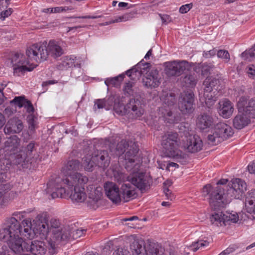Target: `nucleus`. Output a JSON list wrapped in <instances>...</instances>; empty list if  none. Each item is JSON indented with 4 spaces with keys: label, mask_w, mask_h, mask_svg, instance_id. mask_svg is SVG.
<instances>
[{
    "label": "nucleus",
    "mask_w": 255,
    "mask_h": 255,
    "mask_svg": "<svg viewBox=\"0 0 255 255\" xmlns=\"http://www.w3.org/2000/svg\"><path fill=\"white\" fill-rule=\"evenodd\" d=\"M79 161L69 160L63 168V178H56L47 183V193L52 199L63 198L71 193V198L77 202H83L86 199L85 185L88 182V177L78 173L81 168Z\"/></svg>",
    "instance_id": "f257e3e1"
},
{
    "label": "nucleus",
    "mask_w": 255,
    "mask_h": 255,
    "mask_svg": "<svg viewBox=\"0 0 255 255\" xmlns=\"http://www.w3.org/2000/svg\"><path fill=\"white\" fill-rule=\"evenodd\" d=\"M63 53L64 50L59 43L54 40H50L47 46L46 42L33 44L26 50L27 60L22 54L18 53L15 54L12 58L13 73L31 71L37 66L38 63L46 60L48 56L56 58Z\"/></svg>",
    "instance_id": "f03ea898"
},
{
    "label": "nucleus",
    "mask_w": 255,
    "mask_h": 255,
    "mask_svg": "<svg viewBox=\"0 0 255 255\" xmlns=\"http://www.w3.org/2000/svg\"><path fill=\"white\" fill-rule=\"evenodd\" d=\"M22 226L15 218L11 217L6 221L4 227L0 230V240L6 242L11 250L15 253L25 252V245L28 242H24L22 237L31 240L35 236L30 219L23 220Z\"/></svg>",
    "instance_id": "7ed1b4c3"
},
{
    "label": "nucleus",
    "mask_w": 255,
    "mask_h": 255,
    "mask_svg": "<svg viewBox=\"0 0 255 255\" xmlns=\"http://www.w3.org/2000/svg\"><path fill=\"white\" fill-rule=\"evenodd\" d=\"M49 214L47 212H42L37 215L33 220L32 231L35 236L38 234L41 238H45L49 233H51V241L49 242L50 248L49 252L50 254L56 253V246L62 241H67L70 237L69 228H62L59 220L55 218L50 219L48 223Z\"/></svg>",
    "instance_id": "20e7f679"
},
{
    "label": "nucleus",
    "mask_w": 255,
    "mask_h": 255,
    "mask_svg": "<svg viewBox=\"0 0 255 255\" xmlns=\"http://www.w3.org/2000/svg\"><path fill=\"white\" fill-rule=\"evenodd\" d=\"M227 188V196L224 193V189L217 186L213 188L210 184L206 185L202 189L204 196H209L210 206L214 210L224 208L229 204L232 198L240 199L247 189L246 182L240 178L233 179Z\"/></svg>",
    "instance_id": "39448f33"
},
{
    "label": "nucleus",
    "mask_w": 255,
    "mask_h": 255,
    "mask_svg": "<svg viewBox=\"0 0 255 255\" xmlns=\"http://www.w3.org/2000/svg\"><path fill=\"white\" fill-rule=\"evenodd\" d=\"M130 151L127 152L126 155L125 168L129 172L128 182L138 189L141 192H146L152 184V178L150 175L142 171H140L141 165L140 160L138 159L137 153L138 148L133 145Z\"/></svg>",
    "instance_id": "423d86ee"
},
{
    "label": "nucleus",
    "mask_w": 255,
    "mask_h": 255,
    "mask_svg": "<svg viewBox=\"0 0 255 255\" xmlns=\"http://www.w3.org/2000/svg\"><path fill=\"white\" fill-rule=\"evenodd\" d=\"M237 106L239 113L233 120V125L236 128L241 129L248 125L250 118L255 119V98L248 101L247 96H242Z\"/></svg>",
    "instance_id": "0eeeda50"
},
{
    "label": "nucleus",
    "mask_w": 255,
    "mask_h": 255,
    "mask_svg": "<svg viewBox=\"0 0 255 255\" xmlns=\"http://www.w3.org/2000/svg\"><path fill=\"white\" fill-rule=\"evenodd\" d=\"M181 138H180L177 132H167L161 138V145L165 155L177 160L183 159L185 154L179 149L182 148Z\"/></svg>",
    "instance_id": "6e6552de"
},
{
    "label": "nucleus",
    "mask_w": 255,
    "mask_h": 255,
    "mask_svg": "<svg viewBox=\"0 0 255 255\" xmlns=\"http://www.w3.org/2000/svg\"><path fill=\"white\" fill-rule=\"evenodd\" d=\"M221 82L220 79L207 77L203 82L204 91L199 93L200 100L208 108L213 106L217 100Z\"/></svg>",
    "instance_id": "1a4fd4ad"
},
{
    "label": "nucleus",
    "mask_w": 255,
    "mask_h": 255,
    "mask_svg": "<svg viewBox=\"0 0 255 255\" xmlns=\"http://www.w3.org/2000/svg\"><path fill=\"white\" fill-rule=\"evenodd\" d=\"M130 248L136 255H165L164 250L159 244L147 240L145 243L141 239H136L132 243Z\"/></svg>",
    "instance_id": "9d476101"
},
{
    "label": "nucleus",
    "mask_w": 255,
    "mask_h": 255,
    "mask_svg": "<svg viewBox=\"0 0 255 255\" xmlns=\"http://www.w3.org/2000/svg\"><path fill=\"white\" fill-rule=\"evenodd\" d=\"M115 111L119 115L131 120L140 118L144 112L142 101L137 97L131 99L125 106L115 107Z\"/></svg>",
    "instance_id": "9b49d317"
},
{
    "label": "nucleus",
    "mask_w": 255,
    "mask_h": 255,
    "mask_svg": "<svg viewBox=\"0 0 255 255\" xmlns=\"http://www.w3.org/2000/svg\"><path fill=\"white\" fill-rule=\"evenodd\" d=\"M185 126H181L180 130L184 135L181 136L182 148L190 153L200 151L203 147V142L201 138L196 135H193L189 132V128L186 129Z\"/></svg>",
    "instance_id": "f8f14e48"
},
{
    "label": "nucleus",
    "mask_w": 255,
    "mask_h": 255,
    "mask_svg": "<svg viewBox=\"0 0 255 255\" xmlns=\"http://www.w3.org/2000/svg\"><path fill=\"white\" fill-rule=\"evenodd\" d=\"M233 134L231 126L224 123H219L215 126L213 132L208 135V143L212 145H217L231 137Z\"/></svg>",
    "instance_id": "ddd939ff"
},
{
    "label": "nucleus",
    "mask_w": 255,
    "mask_h": 255,
    "mask_svg": "<svg viewBox=\"0 0 255 255\" xmlns=\"http://www.w3.org/2000/svg\"><path fill=\"white\" fill-rule=\"evenodd\" d=\"M38 157L35 143L31 141L22 144L18 153L15 156L14 163L20 164L25 162L31 163L36 160Z\"/></svg>",
    "instance_id": "4468645a"
},
{
    "label": "nucleus",
    "mask_w": 255,
    "mask_h": 255,
    "mask_svg": "<svg viewBox=\"0 0 255 255\" xmlns=\"http://www.w3.org/2000/svg\"><path fill=\"white\" fill-rule=\"evenodd\" d=\"M191 64L186 60H173L164 63V72L168 77L179 76L191 68Z\"/></svg>",
    "instance_id": "2eb2a0df"
},
{
    "label": "nucleus",
    "mask_w": 255,
    "mask_h": 255,
    "mask_svg": "<svg viewBox=\"0 0 255 255\" xmlns=\"http://www.w3.org/2000/svg\"><path fill=\"white\" fill-rule=\"evenodd\" d=\"M176 100L174 96H167L164 104L159 108L158 115L160 118L169 124L177 123L178 119L173 115L172 110L173 109Z\"/></svg>",
    "instance_id": "dca6fc26"
},
{
    "label": "nucleus",
    "mask_w": 255,
    "mask_h": 255,
    "mask_svg": "<svg viewBox=\"0 0 255 255\" xmlns=\"http://www.w3.org/2000/svg\"><path fill=\"white\" fill-rule=\"evenodd\" d=\"M194 94L192 91L181 94L178 104L179 109L184 114L191 113L194 110Z\"/></svg>",
    "instance_id": "f3484780"
},
{
    "label": "nucleus",
    "mask_w": 255,
    "mask_h": 255,
    "mask_svg": "<svg viewBox=\"0 0 255 255\" xmlns=\"http://www.w3.org/2000/svg\"><path fill=\"white\" fill-rule=\"evenodd\" d=\"M25 246L26 247L25 248V252H30L33 255H44L47 251L50 255H53L50 254L49 252V248H50L49 242L46 245L45 243L42 241H29Z\"/></svg>",
    "instance_id": "a211bd4d"
},
{
    "label": "nucleus",
    "mask_w": 255,
    "mask_h": 255,
    "mask_svg": "<svg viewBox=\"0 0 255 255\" xmlns=\"http://www.w3.org/2000/svg\"><path fill=\"white\" fill-rule=\"evenodd\" d=\"M105 194L107 197L115 204L121 202L120 196V188L114 182H107L104 186Z\"/></svg>",
    "instance_id": "6ab92c4d"
},
{
    "label": "nucleus",
    "mask_w": 255,
    "mask_h": 255,
    "mask_svg": "<svg viewBox=\"0 0 255 255\" xmlns=\"http://www.w3.org/2000/svg\"><path fill=\"white\" fill-rule=\"evenodd\" d=\"M102 188L97 187L94 185H89L87 187V196L89 198V202L92 206V208L96 209L99 206L98 203L103 196Z\"/></svg>",
    "instance_id": "aec40b11"
},
{
    "label": "nucleus",
    "mask_w": 255,
    "mask_h": 255,
    "mask_svg": "<svg viewBox=\"0 0 255 255\" xmlns=\"http://www.w3.org/2000/svg\"><path fill=\"white\" fill-rule=\"evenodd\" d=\"M144 86L148 88H155L158 87L161 83L159 72L156 69H152L142 78Z\"/></svg>",
    "instance_id": "412c9836"
},
{
    "label": "nucleus",
    "mask_w": 255,
    "mask_h": 255,
    "mask_svg": "<svg viewBox=\"0 0 255 255\" xmlns=\"http://www.w3.org/2000/svg\"><path fill=\"white\" fill-rule=\"evenodd\" d=\"M93 159L96 165L104 169L107 168L110 163V157L107 150H96L93 153Z\"/></svg>",
    "instance_id": "4be33fe9"
},
{
    "label": "nucleus",
    "mask_w": 255,
    "mask_h": 255,
    "mask_svg": "<svg viewBox=\"0 0 255 255\" xmlns=\"http://www.w3.org/2000/svg\"><path fill=\"white\" fill-rule=\"evenodd\" d=\"M20 139L17 135H12L7 138L4 142V150L9 151L10 155H17L20 149Z\"/></svg>",
    "instance_id": "5701e85b"
},
{
    "label": "nucleus",
    "mask_w": 255,
    "mask_h": 255,
    "mask_svg": "<svg viewBox=\"0 0 255 255\" xmlns=\"http://www.w3.org/2000/svg\"><path fill=\"white\" fill-rule=\"evenodd\" d=\"M121 202H127L136 196V190L129 183H124L120 188Z\"/></svg>",
    "instance_id": "b1692460"
},
{
    "label": "nucleus",
    "mask_w": 255,
    "mask_h": 255,
    "mask_svg": "<svg viewBox=\"0 0 255 255\" xmlns=\"http://www.w3.org/2000/svg\"><path fill=\"white\" fill-rule=\"evenodd\" d=\"M73 67H81V61L74 55L64 57L61 62L57 65V68L60 70H66Z\"/></svg>",
    "instance_id": "393cba45"
},
{
    "label": "nucleus",
    "mask_w": 255,
    "mask_h": 255,
    "mask_svg": "<svg viewBox=\"0 0 255 255\" xmlns=\"http://www.w3.org/2000/svg\"><path fill=\"white\" fill-rule=\"evenodd\" d=\"M22 121L16 118L10 119L6 125L4 131L5 133H19L23 128Z\"/></svg>",
    "instance_id": "a878e982"
},
{
    "label": "nucleus",
    "mask_w": 255,
    "mask_h": 255,
    "mask_svg": "<svg viewBox=\"0 0 255 255\" xmlns=\"http://www.w3.org/2000/svg\"><path fill=\"white\" fill-rule=\"evenodd\" d=\"M219 113L224 118H230L234 112V105L228 99H224L219 102Z\"/></svg>",
    "instance_id": "bb28decb"
},
{
    "label": "nucleus",
    "mask_w": 255,
    "mask_h": 255,
    "mask_svg": "<svg viewBox=\"0 0 255 255\" xmlns=\"http://www.w3.org/2000/svg\"><path fill=\"white\" fill-rule=\"evenodd\" d=\"M245 208L247 212L251 214L249 218L255 219V190L249 191L246 197Z\"/></svg>",
    "instance_id": "cd10ccee"
},
{
    "label": "nucleus",
    "mask_w": 255,
    "mask_h": 255,
    "mask_svg": "<svg viewBox=\"0 0 255 255\" xmlns=\"http://www.w3.org/2000/svg\"><path fill=\"white\" fill-rule=\"evenodd\" d=\"M135 145L137 148L138 147L137 145L134 143L130 141V142H127L125 140H122L120 142H119L117 145L116 148L115 149V154L117 156H121L125 152L126 153L124 156V164L126 163V155L127 152L130 151V155L132 154V150L131 148Z\"/></svg>",
    "instance_id": "c85d7f7f"
},
{
    "label": "nucleus",
    "mask_w": 255,
    "mask_h": 255,
    "mask_svg": "<svg viewBox=\"0 0 255 255\" xmlns=\"http://www.w3.org/2000/svg\"><path fill=\"white\" fill-rule=\"evenodd\" d=\"M10 104L11 105L13 104L19 108L24 107L29 113H33L34 111L33 106L30 101L25 99L24 97H15L10 102Z\"/></svg>",
    "instance_id": "c756f323"
},
{
    "label": "nucleus",
    "mask_w": 255,
    "mask_h": 255,
    "mask_svg": "<svg viewBox=\"0 0 255 255\" xmlns=\"http://www.w3.org/2000/svg\"><path fill=\"white\" fill-rule=\"evenodd\" d=\"M213 124V118L210 115L205 114L199 115L197 120V126L201 130L209 128Z\"/></svg>",
    "instance_id": "7c9ffc66"
},
{
    "label": "nucleus",
    "mask_w": 255,
    "mask_h": 255,
    "mask_svg": "<svg viewBox=\"0 0 255 255\" xmlns=\"http://www.w3.org/2000/svg\"><path fill=\"white\" fill-rule=\"evenodd\" d=\"M212 225L219 227L226 226L224 213L222 212H215L210 217Z\"/></svg>",
    "instance_id": "2f4dec72"
},
{
    "label": "nucleus",
    "mask_w": 255,
    "mask_h": 255,
    "mask_svg": "<svg viewBox=\"0 0 255 255\" xmlns=\"http://www.w3.org/2000/svg\"><path fill=\"white\" fill-rule=\"evenodd\" d=\"M125 76V75L124 74H122L113 78H107L105 81V84L108 87L111 85L114 87H118L120 85L122 81L124 80Z\"/></svg>",
    "instance_id": "473e14b6"
},
{
    "label": "nucleus",
    "mask_w": 255,
    "mask_h": 255,
    "mask_svg": "<svg viewBox=\"0 0 255 255\" xmlns=\"http://www.w3.org/2000/svg\"><path fill=\"white\" fill-rule=\"evenodd\" d=\"M83 159L84 160L82 166L84 167L85 170L89 171H92L94 166H97L95 162H94L93 155H92L91 157L90 156H86L84 157Z\"/></svg>",
    "instance_id": "72a5a7b5"
},
{
    "label": "nucleus",
    "mask_w": 255,
    "mask_h": 255,
    "mask_svg": "<svg viewBox=\"0 0 255 255\" xmlns=\"http://www.w3.org/2000/svg\"><path fill=\"white\" fill-rule=\"evenodd\" d=\"M209 242L207 240H199L193 243L190 247L191 250L195 252L199 249L204 248L209 246Z\"/></svg>",
    "instance_id": "f704fd0d"
},
{
    "label": "nucleus",
    "mask_w": 255,
    "mask_h": 255,
    "mask_svg": "<svg viewBox=\"0 0 255 255\" xmlns=\"http://www.w3.org/2000/svg\"><path fill=\"white\" fill-rule=\"evenodd\" d=\"M224 218L225 219L226 225H229L230 223H237L239 218L238 214L236 212H227L226 214H224Z\"/></svg>",
    "instance_id": "c9c22d12"
},
{
    "label": "nucleus",
    "mask_w": 255,
    "mask_h": 255,
    "mask_svg": "<svg viewBox=\"0 0 255 255\" xmlns=\"http://www.w3.org/2000/svg\"><path fill=\"white\" fill-rule=\"evenodd\" d=\"M241 56L245 60L252 61L255 59V44L250 50L243 52Z\"/></svg>",
    "instance_id": "e433bc0d"
},
{
    "label": "nucleus",
    "mask_w": 255,
    "mask_h": 255,
    "mask_svg": "<svg viewBox=\"0 0 255 255\" xmlns=\"http://www.w3.org/2000/svg\"><path fill=\"white\" fill-rule=\"evenodd\" d=\"M86 231L87 230L86 229H78L72 231H70L69 229V233L70 235V237L67 241L71 239H77L80 238L85 235Z\"/></svg>",
    "instance_id": "4c0bfd02"
},
{
    "label": "nucleus",
    "mask_w": 255,
    "mask_h": 255,
    "mask_svg": "<svg viewBox=\"0 0 255 255\" xmlns=\"http://www.w3.org/2000/svg\"><path fill=\"white\" fill-rule=\"evenodd\" d=\"M197 81L196 77L192 75H186L183 80L187 86L190 87H195L196 85Z\"/></svg>",
    "instance_id": "58836bf2"
},
{
    "label": "nucleus",
    "mask_w": 255,
    "mask_h": 255,
    "mask_svg": "<svg viewBox=\"0 0 255 255\" xmlns=\"http://www.w3.org/2000/svg\"><path fill=\"white\" fill-rule=\"evenodd\" d=\"M141 63H138L136 66L132 67L131 69L126 71V74L131 79H133L135 78V76L141 74V71L138 69L140 67Z\"/></svg>",
    "instance_id": "ea45409f"
},
{
    "label": "nucleus",
    "mask_w": 255,
    "mask_h": 255,
    "mask_svg": "<svg viewBox=\"0 0 255 255\" xmlns=\"http://www.w3.org/2000/svg\"><path fill=\"white\" fill-rule=\"evenodd\" d=\"M114 176L115 181L119 183L128 181V175H127L123 172L115 171L114 173Z\"/></svg>",
    "instance_id": "a19ab883"
},
{
    "label": "nucleus",
    "mask_w": 255,
    "mask_h": 255,
    "mask_svg": "<svg viewBox=\"0 0 255 255\" xmlns=\"http://www.w3.org/2000/svg\"><path fill=\"white\" fill-rule=\"evenodd\" d=\"M129 15L128 14H125L122 16H120L114 19L107 21L103 24L104 25H108L112 23L119 22L121 21H126L128 20Z\"/></svg>",
    "instance_id": "79ce46f5"
},
{
    "label": "nucleus",
    "mask_w": 255,
    "mask_h": 255,
    "mask_svg": "<svg viewBox=\"0 0 255 255\" xmlns=\"http://www.w3.org/2000/svg\"><path fill=\"white\" fill-rule=\"evenodd\" d=\"M217 56L219 58H222L225 61L228 62L230 59V54L228 51L225 50H220L217 52Z\"/></svg>",
    "instance_id": "37998d69"
},
{
    "label": "nucleus",
    "mask_w": 255,
    "mask_h": 255,
    "mask_svg": "<svg viewBox=\"0 0 255 255\" xmlns=\"http://www.w3.org/2000/svg\"><path fill=\"white\" fill-rule=\"evenodd\" d=\"M133 85L134 83L133 82L129 81L126 83L124 87V92L129 95H133L134 91Z\"/></svg>",
    "instance_id": "c03bdc74"
},
{
    "label": "nucleus",
    "mask_w": 255,
    "mask_h": 255,
    "mask_svg": "<svg viewBox=\"0 0 255 255\" xmlns=\"http://www.w3.org/2000/svg\"><path fill=\"white\" fill-rule=\"evenodd\" d=\"M215 68V66L211 63H204L202 68V74L207 75Z\"/></svg>",
    "instance_id": "a18cd8bd"
},
{
    "label": "nucleus",
    "mask_w": 255,
    "mask_h": 255,
    "mask_svg": "<svg viewBox=\"0 0 255 255\" xmlns=\"http://www.w3.org/2000/svg\"><path fill=\"white\" fill-rule=\"evenodd\" d=\"M246 71L249 77L252 79L255 78V65H249L246 68Z\"/></svg>",
    "instance_id": "49530a36"
},
{
    "label": "nucleus",
    "mask_w": 255,
    "mask_h": 255,
    "mask_svg": "<svg viewBox=\"0 0 255 255\" xmlns=\"http://www.w3.org/2000/svg\"><path fill=\"white\" fill-rule=\"evenodd\" d=\"M106 106V101L103 99H98L95 101L94 108L100 109L105 108Z\"/></svg>",
    "instance_id": "de8ad7c7"
},
{
    "label": "nucleus",
    "mask_w": 255,
    "mask_h": 255,
    "mask_svg": "<svg viewBox=\"0 0 255 255\" xmlns=\"http://www.w3.org/2000/svg\"><path fill=\"white\" fill-rule=\"evenodd\" d=\"M16 111V106L14 107L12 106H9L6 108L3 112L4 114L6 116L10 117L12 116L14 113H15Z\"/></svg>",
    "instance_id": "09e8293b"
},
{
    "label": "nucleus",
    "mask_w": 255,
    "mask_h": 255,
    "mask_svg": "<svg viewBox=\"0 0 255 255\" xmlns=\"http://www.w3.org/2000/svg\"><path fill=\"white\" fill-rule=\"evenodd\" d=\"M112 255H130V253L126 249L118 248L113 252Z\"/></svg>",
    "instance_id": "8fccbe9b"
},
{
    "label": "nucleus",
    "mask_w": 255,
    "mask_h": 255,
    "mask_svg": "<svg viewBox=\"0 0 255 255\" xmlns=\"http://www.w3.org/2000/svg\"><path fill=\"white\" fill-rule=\"evenodd\" d=\"M192 7V4L189 3L182 5L179 8V12L181 13H186Z\"/></svg>",
    "instance_id": "3c124183"
},
{
    "label": "nucleus",
    "mask_w": 255,
    "mask_h": 255,
    "mask_svg": "<svg viewBox=\"0 0 255 255\" xmlns=\"http://www.w3.org/2000/svg\"><path fill=\"white\" fill-rule=\"evenodd\" d=\"M28 123L31 129H34L35 128L36 122L33 116L30 115L27 117Z\"/></svg>",
    "instance_id": "603ef678"
},
{
    "label": "nucleus",
    "mask_w": 255,
    "mask_h": 255,
    "mask_svg": "<svg viewBox=\"0 0 255 255\" xmlns=\"http://www.w3.org/2000/svg\"><path fill=\"white\" fill-rule=\"evenodd\" d=\"M12 12V10L11 8H9L8 9L2 11L0 13V19L4 20L5 17L9 16L11 13Z\"/></svg>",
    "instance_id": "864d4df0"
},
{
    "label": "nucleus",
    "mask_w": 255,
    "mask_h": 255,
    "mask_svg": "<svg viewBox=\"0 0 255 255\" xmlns=\"http://www.w3.org/2000/svg\"><path fill=\"white\" fill-rule=\"evenodd\" d=\"M216 50L214 49H213L208 51H204L203 52V55L204 57L209 58L215 55L216 54Z\"/></svg>",
    "instance_id": "5fc2aeb1"
},
{
    "label": "nucleus",
    "mask_w": 255,
    "mask_h": 255,
    "mask_svg": "<svg viewBox=\"0 0 255 255\" xmlns=\"http://www.w3.org/2000/svg\"><path fill=\"white\" fill-rule=\"evenodd\" d=\"M159 16L161 19L162 23L165 24H167L169 22H170L171 20V17L167 14L162 15L161 14H159Z\"/></svg>",
    "instance_id": "6e6d98bb"
},
{
    "label": "nucleus",
    "mask_w": 255,
    "mask_h": 255,
    "mask_svg": "<svg viewBox=\"0 0 255 255\" xmlns=\"http://www.w3.org/2000/svg\"><path fill=\"white\" fill-rule=\"evenodd\" d=\"M237 249V247L235 246H232L226 249L225 250L223 251V252L224 253L225 255H230L231 254L234 252Z\"/></svg>",
    "instance_id": "4d7b16f0"
},
{
    "label": "nucleus",
    "mask_w": 255,
    "mask_h": 255,
    "mask_svg": "<svg viewBox=\"0 0 255 255\" xmlns=\"http://www.w3.org/2000/svg\"><path fill=\"white\" fill-rule=\"evenodd\" d=\"M163 192L168 199H170V200H172L173 199V196L172 195L171 192L167 187H163Z\"/></svg>",
    "instance_id": "13d9d810"
},
{
    "label": "nucleus",
    "mask_w": 255,
    "mask_h": 255,
    "mask_svg": "<svg viewBox=\"0 0 255 255\" xmlns=\"http://www.w3.org/2000/svg\"><path fill=\"white\" fill-rule=\"evenodd\" d=\"M249 172L252 174H255V161L250 164L248 166Z\"/></svg>",
    "instance_id": "bf43d9fd"
},
{
    "label": "nucleus",
    "mask_w": 255,
    "mask_h": 255,
    "mask_svg": "<svg viewBox=\"0 0 255 255\" xmlns=\"http://www.w3.org/2000/svg\"><path fill=\"white\" fill-rule=\"evenodd\" d=\"M9 253L6 247H3L1 248V251H0V255H11Z\"/></svg>",
    "instance_id": "052dcab7"
},
{
    "label": "nucleus",
    "mask_w": 255,
    "mask_h": 255,
    "mask_svg": "<svg viewBox=\"0 0 255 255\" xmlns=\"http://www.w3.org/2000/svg\"><path fill=\"white\" fill-rule=\"evenodd\" d=\"M5 120L3 115L0 113V128L5 124Z\"/></svg>",
    "instance_id": "680f3d73"
},
{
    "label": "nucleus",
    "mask_w": 255,
    "mask_h": 255,
    "mask_svg": "<svg viewBox=\"0 0 255 255\" xmlns=\"http://www.w3.org/2000/svg\"><path fill=\"white\" fill-rule=\"evenodd\" d=\"M56 83H57V81H56L55 80H49V81L43 82L42 83V86H46L48 85L53 84H55Z\"/></svg>",
    "instance_id": "e2e57ef3"
},
{
    "label": "nucleus",
    "mask_w": 255,
    "mask_h": 255,
    "mask_svg": "<svg viewBox=\"0 0 255 255\" xmlns=\"http://www.w3.org/2000/svg\"><path fill=\"white\" fill-rule=\"evenodd\" d=\"M53 8H44L42 10V11L44 13H53Z\"/></svg>",
    "instance_id": "0e129e2a"
},
{
    "label": "nucleus",
    "mask_w": 255,
    "mask_h": 255,
    "mask_svg": "<svg viewBox=\"0 0 255 255\" xmlns=\"http://www.w3.org/2000/svg\"><path fill=\"white\" fill-rule=\"evenodd\" d=\"M84 27V26H80V25H78V26H73V27H68V31H70L71 30H77V29H79V28H81L82 27Z\"/></svg>",
    "instance_id": "69168bd1"
},
{
    "label": "nucleus",
    "mask_w": 255,
    "mask_h": 255,
    "mask_svg": "<svg viewBox=\"0 0 255 255\" xmlns=\"http://www.w3.org/2000/svg\"><path fill=\"white\" fill-rule=\"evenodd\" d=\"M128 3L125 2H120L118 4V6L119 7H128Z\"/></svg>",
    "instance_id": "338daca9"
},
{
    "label": "nucleus",
    "mask_w": 255,
    "mask_h": 255,
    "mask_svg": "<svg viewBox=\"0 0 255 255\" xmlns=\"http://www.w3.org/2000/svg\"><path fill=\"white\" fill-rule=\"evenodd\" d=\"M227 182H228L227 179H222L220 180L217 182V184L218 185H224V184H226L227 183Z\"/></svg>",
    "instance_id": "774afa93"
}]
</instances>
